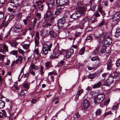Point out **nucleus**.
I'll list each match as a JSON object with an SVG mask.
<instances>
[{
	"mask_svg": "<svg viewBox=\"0 0 120 120\" xmlns=\"http://www.w3.org/2000/svg\"><path fill=\"white\" fill-rule=\"evenodd\" d=\"M79 11L73 13L70 16V18L74 20L79 18L86 10V8L83 7H79Z\"/></svg>",
	"mask_w": 120,
	"mask_h": 120,
	"instance_id": "obj_1",
	"label": "nucleus"
},
{
	"mask_svg": "<svg viewBox=\"0 0 120 120\" xmlns=\"http://www.w3.org/2000/svg\"><path fill=\"white\" fill-rule=\"evenodd\" d=\"M52 45V43H51L49 45L45 44L43 45L42 48L41 53L44 55H46L47 54L48 51H51V48Z\"/></svg>",
	"mask_w": 120,
	"mask_h": 120,
	"instance_id": "obj_2",
	"label": "nucleus"
},
{
	"mask_svg": "<svg viewBox=\"0 0 120 120\" xmlns=\"http://www.w3.org/2000/svg\"><path fill=\"white\" fill-rule=\"evenodd\" d=\"M105 97V95L104 94L100 93L98 94L97 96L94 98V103L96 104L100 103L104 100Z\"/></svg>",
	"mask_w": 120,
	"mask_h": 120,
	"instance_id": "obj_3",
	"label": "nucleus"
},
{
	"mask_svg": "<svg viewBox=\"0 0 120 120\" xmlns=\"http://www.w3.org/2000/svg\"><path fill=\"white\" fill-rule=\"evenodd\" d=\"M114 77L112 74H110L107 79L106 80L102 81V82L104 85L107 86L111 84L113 82Z\"/></svg>",
	"mask_w": 120,
	"mask_h": 120,
	"instance_id": "obj_4",
	"label": "nucleus"
},
{
	"mask_svg": "<svg viewBox=\"0 0 120 120\" xmlns=\"http://www.w3.org/2000/svg\"><path fill=\"white\" fill-rule=\"evenodd\" d=\"M55 51L56 53H54L53 52V53L50 56V58L53 59L56 56H57L61 55L62 53L61 49H60L58 46L55 48Z\"/></svg>",
	"mask_w": 120,
	"mask_h": 120,
	"instance_id": "obj_5",
	"label": "nucleus"
},
{
	"mask_svg": "<svg viewBox=\"0 0 120 120\" xmlns=\"http://www.w3.org/2000/svg\"><path fill=\"white\" fill-rule=\"evenodd\" d=\"M107 35V34L106 33H103L101 35H97L95 34L94 35V37L97 39L98 41L99 42L101 41V40H103L104 38Z\"/></svg>",
	"mask_w": 120,
	"mask_h": 120,
	"instance_id": "obj_6",
	"label": "nucleus"
},
{
	"mask_svg": "<svg viewBox=\"0 0 120 120\" xmlns=\"http://www.w3.org/2000/svg\"><path fill=\"white\" fill-rule=\"evenodd\" d=\"M7 112L9 115L7 116L9 117V119H10L12 117L13 115L15 112L16 109H14L13 107L11 106L10 107V109H7Z\"/></svg>",
	"mask_w": 120,
	"mask_h": 120,
	"instance_id": "obj_7",
	"label": "nucleus"
},
{
	"mask_svg": "<svg viewBox=\"0 0 120 120\" xmlns=\"http://www.w3.org/2000/svg\"><path fill=\"white\" fill-rule=\"evenodd\" d=\"M36 16L38 18V19H37L36 18H35L34 19L33 26L34 27L36 24L37 23L38 25L36 26L38 27V25L39 23V22L38 21V20H39L41 18V15L40 13L37 12L36 13Z\"/></svg>",
	"mask_w": 120,
	"mask_h": 120,
	"instance_id": "obj_8",
	"label": "nucleus"
},
{
	"mask_svg": "<svg viewBox=\"0 0 120 120\" xmlns=\"http://www.w3.org/2000/svg\"><path fill=\"white\" fill-rule=\"evenodd\" d=\"M2 47H0V52H1L3 54H5L6 52H8V47L6 44H4L3 45Z\"/></svg>",
	"mask_w": 120,
	"mask_h": 120,
	"instance_id": "obj_9",
	"label": "nucleus"
},
{
	"mask_svg": "<svg viewBox=\"0 0 120 120\" xmlns=\"http://www.w3.org/2000/svg\"><path fill=\"white\" fill-rule=\"evenodd\" d=\"M112 42V40L111 38L108 37L105 38L103 41V43L104 45H109L111 44Z\"/></svg>",
	"mask_w": 120,
	"mask_h": 120,
	"instance_id": "obj_10",
	"label": "nucleus"
},
{
	"mask_svg": "<svg viewBox=\"0 0 120 120\" xmlns=\"http://www.w3.org/2000/svg\"><path fill=\"white\" fill-rule=\"evenodd\" d=\"M68 0H56V3L58 6H62L66 4Z\"/></svg>",
	"mask_w": 120,
	"mask_h": 120,
	"instance_id": "obj_11",
	"label": "nucleus"
},
{
	"mask_svg": "<svg viewBox=\"0 0 120 120\" xmlns=\"http://www.w3.org/2000/svg\"><path fill=\"white\" fill-rule=\"evenodd\" d=\"M74 52V50L73 49H71L66 52L65 53V56L64 58L65 59L66 58L70 57L71 55L73 54Z\"/></svg>",
	"mask_w": 120,
	"mask_h": 120,
	"instance_id": "obj_12",
	"label": "nucleus"
},
{
	"mask_svg": "<svg viewBox=\"0 0 120 120\" xmlns=\"http://www.w3.org/2000/svg\"><path fill=\"white\" fill-rule=\"evenodd\" d=\"M120 12H116L113 15L112 19L114 21H117L120 19Z\"/></svg>",
	"mask_w": 120,
	"mask_h": 120,
	"instance_id": "obj_13",
	"label": "nucleus"
},
{
	"mask_svg": "<svg viewBox=\"0 0 120 120\" xmlns=\"http://www.w3.org/2000/svg\"><path fill=\"white\" fill-rule=\"evenodd\" d=\"M46 14L44 15V19L45 21H49V16L51 14V9L49 10L48 9Z\"/></svg>",
	"mask_w": 120,
	"mask_h": 120,
	"instance_id": "obj_14",
	"label": "nucleus"
},
{
	"mask_svg": "<svg viewBox=\"0 0 120 120\" xmlns=\"http://www.w3.org/2000/svg\"><path fill=\"white\" fill-rule=\"evenodd\" d=\"M82 104L85 109H88L90 105V103L89 101L86 99H85L83 101Z\"/></svg>",
	"mask_w": 120,
	"mask_h": 120,
	"instance_id": "obj_15",
	"label": "nucleus"
},
{
	"mask_svg": "<svg viewBox=\"0 0 120 120\" xmlns=\"http://www.w3.org/2000/svg\"><path fill=\"white\" fill-rule=\"evenodd\" d=\"M54 0H50L47 3L48 7V9L50 10L51 9L54 5Z\"/></svg>",
	"mask_w": 120,
	"mask_h": 120,
	"instance_id": "obj_16",
	"label": "nucleus"
},
{
	"mask_svg": "<svg viewBox=\"0 0 120 120\" xmlns=\"http://www.w3.org/2000/svg\"><path fill=\"white\" fill-rule=\"evenodd\" d=\"M13 16L14 15H11L10 16V17L8 19V20H7V21H5L6 17H5L4 19L3 22V26L4 27H6L7 26L10 22L9 21V20L10 18H12L13 17Z\"/></svg>",
	"mask_w": 120,
	"mask_h": 120,
	"instance_id": "obj_17",
	"label": "nucleus"
},
{
	"mask_svg": "<svg viewBox=\"0 0 120 120\" xmlns=\"http://www.w3.org/2000/svg\"><path fill=\"white\" fill-rule=\"evenodd\" d=\"M64 20L61 19H60L57 22V26L60 28H61L63 26L64 24L65 23Z\"/></svg>",
	"mask_w": 120,
	"mask_h": 120,
	"instance_id": "obj_18",
	"label": "nucleus"
},
{
	"mask_svg": "<svg viewBox=\"0 0 120 120\" xmlns=\"http://www.w3.org/2000/svg\"><path fill=\"white\" fill-rule=\"evenodd\" d=\"M27 28H25L22 30L20 31V33L18 34V35L20 37L25 35L27 33Z\"/></svg>",
	"mask_w": 120,
	"mask_h": 120,
	"instance_id": "obj_19",
	"label": "nucleus"
},
{
	"mask_svg": "<svg viewBox=\"0 0 120 120\" xmlns=\"http://www.w3.org/2000/svg\"><path fill=\"white\" fill-rule=\"evenodd\" d=\"M90 4V8L89 10L94 11L95 10V9L96 6V5L93 1H91V2Z\"/></svg>",
	"mask_w": 120,
	"mask_h": 120,
	"instance_id": "obj_20",
	"label": "nucleus"
},
{
	"mask_svg": "<svg viewBox=\"0 0 120 120\" xmlns=\"http://www.w3.org/2000/svg\"><path fill=\"white\" fill-rule=\"evenodd\" d=\"M10 2L13 4V5H12L13 7L17 8L19 6V4L17 0H11Z\"/></svg>",
	"mask_w": 120,
	"mask_h": 120,
	"instance_id": "obj_21",
	"label": "nucleus"
},
{
	"mask_svg": "<svg viewBox=\"0 0 120 120\" xmlns=\"http://www.w3.org/2000/svg\"><path fill=\"white\" fill-rule=\"evenodd\" d=\"M113 62L110 60L107 65V69L108 70H110L111 68L112 67L113 65V64L112 63Z\"/></svg>",
	"mask_w": 120,
	"mask_h": 120,
	"instance_id": "obj_22",
	"label": "nucleus"
},
{
	"mask_svg": "<svg viewBox=\"0 0 120 120\" xmlns=\"http://www.w3.org/2000/svg\"><path fill=\"white\" fill-rule=\"evenodd\" d=\"M87 21L86 19H82L81 22L80 24L79 28L81 30H82L84 26V24Z\"/></svg>",
	"mask_w": 120,
	"mask_h": 120,
	"instance_id": "obj_23",
	"label": "nucleus"
},
{
	"mask_svg": "<svg viewBox=\"0 0 120 120\" xmlns=\"http://www.w3.org/2000/svg\"><path fill=\"white\" fill-rule=\"evenodd\" d=\"M119 106V104L115 103L112 107L111 109L113 110H116L118 108Z\"/></svg>",
	"mask_w": 120,
	"mask_h": 120,
	"instance_id": "obj_24",
	"label": "nucleus"
},
{
	"mask_svg": "<svg viewBox=\"0 0 120 120\" xmlns=\"http://www.w3.org/2000/svg\"><path fill=\"white\" fill-rule=\"evenodd\" d=\"M83 90L82 89H81L80 90H79L77 94L75 97V98L76 99H78L79 96L80 95V94L83 93Z\"/></svg>",
	"mask_w": 120,
	"mask_h": 120,
	"instance_id": "obj_25",
	"label": "nucleus"
},
{
	"mask_svg": "<svg viewBox=\"0 0 120 120\" xmlns=\"http://www.w3.org/2000/svg\"><path fill=\"white\" fill-rule=\"evenodd\" d=\"M62 9L61 7L57 8L55 12V15H57L62 11Z\"/></svg>",
	"mask_w": 120,
	"mask_h": 120,
	"instance_id": "obj_26",
	"label": "nucleus"
},
{
	"mask_svg": "<svg viewBox=\"0 0 120 120\" xmlns=\"http://www.w3.org/2000/svg\"><path fill=\"white\" fill-rule=\"evenodd\" d=\"M49 34L50 36L53 38H55L57 36V34L53 31H50L49 32Z\"/></svg>",
	"mask_w": 120,
	"mask_h": 120,
	"instance_id": "obj_27",
	"label": "nucleus"
},
{
	"mask_svg": "<svg viewBox=\"0 0 120 120\" xmlns=\"http://www.w3.org/2000/svg\"><path fill=\"white\" fill-rule=\"evenodd\" d=\"M48 35V31L45 30L42 33L41 35L43 38L47 37Z\"/></svg>",
	"mask_w": 120,
	"mask_h": 120,
	"instance_id": "obj_28",
	"label": "nucleus"
},
{
	"mask_svg": "<svg viewBox=\"0 0 120 120\" xmlns=\"http://www.w3.org/2000/svg\"><path fill=\"white\" fill-rule=\"evenodd\" d=\"M115 36L116 37H118L120 36V28H118L116 30L115 33Z\"/></svg>",
	"mask_w": 120,
	"mask_h": 120,
	"instance_id": "obj_29",
	"label": "nucleus"
},
{
	"mask_svg": "<svg viewBox=\"0 0 120 120\" xmlns=\"http://www.w3.org/2000/svg\"><path fill=\"white\" fill-rule=\"evenodd\" d=\"M29 83H25L22 86L28 90L29 88Z\"/></svg>",
	"mask_w": 120,
	"mask_h": 120,
	"instance_id": "obj_30",
	"label": "nucleus"
},
{
	"mask_svg": "<svg viewBox=\"0 0 120 120\" xmlns=\"http://www.w3.org/2000/svg\"><path fill=\"white\" fill-rule=\"evenodd\" d=\"M34 69L35 70H38V68L36 67L35 65L33 64L31 65H30L29 68V70H30V69L32 70V69Z\"/></svg>",
	"mask_w": 120,
	"mask_h": 120,
	"instance_id": "obj_31",
	"label": "nucleus"
},
{
	"mask_svg": "<svg viewBox=\"0 0 120 120\" xmlns=\"http://www.w3.org/2000/svg\"><path fill=\"white\" fill-rule=\"evenodd\" d=\"M4 106L5 102L1 100H0V108L2 109Z\"/></svg>",
	"mask_w": 120,
	"mask_h": 120,
	"instance_id": "obj_32",
	"label": "nucleus"
},
{
	"mask_svg": "<svg viewBox=\"0 0 120 120\" xmlns=\"http://www.w3.org/2000/svg\"><path fill=\"white\" fill-rule=\"evenodd\" d=\"M96 21V19L93 16L92 17L91 19L89 20V21L90 22L92 23H93L95 22Z\"/></svg>",
	"mask_w": 120,
	"mask_h": 120,
	"instance_id": "obj_33",
	"label": "nucleus"
},
{
	"mask_svg": "<svg viewBox=\"0 0 120 120\" xmlns=\"http://www.w3.org/2000/svg\"><path fill=\"white\" fill-rule=\"evenodd\" d=\"M30 45V44H24V45H22V46L23 48L25 49H28Z\"/></svg>",
	"mask_w": 120,
	"mask_h": 120,
	"instance_id": "obj_34",
	"label": "nucleus"
},
{
	"mask_svg": "<svg viewBox=\"0 0 120 120\" xmlns=\"http://www.w3.org/2000/svg\"><path fill=\"white\" fill-rule=\"evenodd\" d=\"M5 57V56L1 54H0V60L2 62L3 64L4 62V59Z\"/></svg>",
	"mask_w": 120,
	"mask_h": 120,
	"instance_id": "obj_35",
	"label": "nucleus"
},
{
	"mask_svg": "<svg viewBox=\"0 0 120 120\" xmlns=\"http://www.w3.org/2000/svg\"><path fill=\"white\" fill-rule=\"evenodd\" d=\"M14 27L18 29H21L22 28V25L20 23H17L16 24Z\"/></svg>",
	"mask_w": 120,
	"mask_h": 120,
	"instance_id": "obj_36",
	"label": "nucleus"
},
{
	"mask_svg": "<svg viewBox=\"0 0 120 120\" xmlns=\"http://www.w3.org/2000/svg\"><path fill=\"white\" fill-rule=\"evenodd\" d=\"M85 50V48L84 47H83L80 50L79 53L80 54L82 55L84 53V51Z\"/></svg>",
	"mask_w": 120,
	"mask_h": 120,
	"instance_id": "obj_37",
	"label": "nucleus"
},
{
	"mask_svg": "<svg viewBox=\"0 0 120 120\" xmlns=\"http://www.w3.org/2000/svg\"><path fill=\"white\" fill-rule=\"evenodd\" d=\"M101 85V83L99 82L98 83L95 84L93 87V88H97L99 87Z\"/></svg>",
	"mask_w": 120,
	"mask_h": 120,
	"instance_id": "obj_38",
	"label": "nucleus"
},
{
	"mask_svg": "<svg viewBox=\"0 0 120 120\" xmlns=\"http://www.w3.org/2000/svg\"><path fill=\"white\" fill-rule=\"evenodd\" d=\"M106 51V48L105 47H102L101 50V52L102 53H105Z\"/></svg>",
	"mask_w": 120,
	"mask_h": 120,
	"instance_id": "obj_39",
	"label": "nucleus"
},
{
	"mask_svg": "<svg viewBox=\"0 0 120 120\" xmlns=\"http://www.w3.org/2000/svg\"><path fill=\"white\" fill-rule=\"evenodd\" d=\"M114 76L115 77L119 78L120 73L119 72L116 71L114 72L113 73Z\"/></svg>",
	"mask_w": 120,
	"mask_h": 120,
	"instance_id": "obj_40",
	"label": "nucleus"
},
{
	"mask_svg": "<svg viewBox=\"0 0 120 120\" xmlns=\"http://www.w3.org/2000/svg\"><path fill=\"white\" fill-rule=\"evenodd\" d=\"M21 29H18V28L14 27V31L15 33H18V34L19 33H20V30Z\"/></svg>",
	"mask_w": 120,
	"mask_h": 120,
	"instance_id": "obj_41",
	"label": "nucleus"
},
{
	"mask_svg": "<svg viewBox=\"0 0 120 120\" xmlns=\"http://www.w3.org/2000/svg\"><path fill=\"white\" fill-rule=\"evenodd\" d=\"M101 112V110L100 109H98L97 110L96 112V115L98 116L100 115Z\"/></svg>",
	"mask_w": 120,
	"mask_h": 120,
	"instance_id": "obj_42",
	"label": "nucleus"
},
{
	"mask_svg": "<svg viewBox=\"0 0 120 120\" xmlns=\"http://www.w3.org/2000/svg\"><path fill=\"white\" fill-rule=\"evenodd\" d=\"M91 59L92 61H94L95 60H99V58L98 56H96L94 57L91 58Z\"/></svg>",
	"mask_w": 120,
	"mask_h": 120,
	"instance_id": "obj_43",
	"label": "nucleus"
},
{
	"mask_svg": "<svg viewBox=\"0 0 120 120\" xmlns=\"http://www.w3.org/2000/svg\"><path fill=\"white\" fill-rule=\"evenodd\" d=\"M56 71H53L52 72H49L48 74V75L49 76L51 75H56Z\"/></svg>",
	"mask_w": 120,
	"mask_h": 120,
	"instance_id": "obj_44",
	"label": "nucleus"
},
{
	"mask_svg": "<svg viewBox=\"0 0 120 120\" xmlns=\"http://www.w3.org/2000/svg\"><path fill=\"white\" fill-rule=\"evenodd\" d=\"M17 51L16 50H13L11 51L10 54L14 55H16L17 54Z\"/></svg>",
	"mask_w": 120,
	"mask_h": 120,
	"instance_id": "obj_45",
	"label": "nucleus"
},
{
	"mask_svg": "<svg viewBox=\"0 0 120 120\" xmlns=\"http://www.w3.org/2000/svg\"><path fill=\"white\" fill-rule=\"evenodd\" d=\"M95 76L94 74H90L88 76L89 78L91 79H92L94 78Z\"/></svg>",
	"mask_w": 120,
	"mask_h": 120,
	"instance_id": "obj_46",
	"label": "nucleus"
},
{
	"mask_svg": "<svg viewBox=\"0 0 120 120\" xmlns=\"http://www.w3.org/2000/svg\"><path fill=\"white\" fill-rule=\"evenodd\" d=\"M10 63V61L9 60L7 59L6 61L4 62L6 66L9 65Z\"/></svg>",
	"mask_w": 120,
	"mask_h": 120,
	"instance_id": "obj_47",
	"label": "nucleus"
},
{
	"mask_svg": "<svg viewBox=\"0 0 120 120\" xmlns=\"http://www.w3.org/2000/svg\"><path fill=\"white\" fill-rule=\"evenodd\" d=\"M25 94V93L24 92V90L23 89H21V91L20 92L19 95L21 96L24 95Z\"/></svg>",
	"mask_w": 120,
	"mask_h": 120,
	"instance_id": "obj_48",
	"label": "nucleus"
},
{
	"mask_svg": "<svg viewBox=\"0 0 120 120\" xmlns=\"http://www.w3.org/2000/svg\"><path fill=\"white\" fill-rule=\"evenodd\" d=\"M18 61L20 62V63H21L22 62L23 59L22 57L21 56H19L18 57Z\"/></svg>",
	"mask_w": 120,
	"mask_h": 120,
	"instance_id": "obj_49",
	"label": "nucleus"
},
{
	"mask_svg": "<svg viewBox=\"0 0 120 120\" xmlns=\"http://www.w3.org/2000/svg\"><path fill=\"white\" fill-rule=\"evenodd\" d=\"M116 65L117 67L120 65V58L118 59L116 62Z\"/></svg>",
	"mask_w": 120,
	"mask_h": 120,
	"instance_id": "obj_50",
	"label": "nucleus"
},
{
	"mask_svg": "<svg viewBox=\"0 0 120 120\" xmlns=\"http://www.w3.org/2000/svg\"><path fill=\"white\" fill-rule=\"evenodd\" d=\"M31 33L32 34L31 35V38L30 39V41H31L33 37V36L32 35L34 34L35 33V32L34 30L32 29L31 30Z\"/></svg>",
	"mask_w": 120,
	"mask_h": 120,
	"instance_id": "obj_51",
	"label": "nucleus"
},
{
	"mask_svg": "<svg viewBox=\"0 0 120 120\" xmlns=\"http://www.w3.org/2000/svg\"><path fill=\"white\" fill-rule=\"evenodd\" d=\"M44 69L42 67V66H41V68L40 70V74L41 75L42 74L44 73V72L43 71V70Z\"/></svg>",
	"mask_w": 120,
	"mask_h": 120,
	"instance_id": "obj_52",
	"label": "nucleus"
},
{
	"mask_svg": "<svg viewBox=\"0 0 120 120\" xmlns=\"http://www.w3.org/2000/svg\"><path fill=\"white\" fill-rule=\"evenodd\" d=\"M19 52L21 54H22V55L24 56V51L22 49H19L18 50Z\"/></svg>",
	"mask_w": 120,
	"mask_h": 120,
	"instance_id": "obj_53",
	"label": "nucleus"
},
{
	"mask_svg": "<svg viewBox=\"0 0 120 120\" xmlns=\"http://www.w3.org/2000/svg\"><path fill=\"white\" fill-rule=\"evenodd\" d=\"M4 13L0 11V19H1L4 17Z\"/></svg>",
	"mask_w": 120,
	"mask_h": 120,
	"instance_id": "obj_54",
	"label": "nucleus"
},
{
	"mask_svg": "<svg viewBox=\"0 0 120 120\" xmlns=\"http://www.w3.org/2000/svg\"><path fill=\"white\" fill-rule=\"evenodd\" d=\"M110 101V99L109 98L107 100L105 101L104 103V104L105 105H107L109 103Z\"/></svg>",
	"mask_w": 120,
	"mask_h": 120,
	"instance_id": "obj_55",
	"label": "nucleus"
},
{
	"mask_svg": "<svg viewBox=\"0 0 120 120\" xmlns=\"http://www.w3.org/2000/svg\"><path fill=\"white\" fill-rule=\"evenodd\" d=\"M29 72L31 74L33 75L34 76L35 75V72L30 69V70H29Z\"/></svg>",
	"mask_w": 120,
	"mask_h": 120,
	"instance_id": "obj_56",
	"label": "nucleus"
},
{
	"mask_svg": "<svg viewBox=\"0 0 120 120\" xmlns=\"http://www.w3.org/2000/svg\"><path fill=\"white\" fill-rule=\"evenodd\" d=\"M98 52V50L97 48H96L94 50L93 52V54L94 55H96L97 54Z\"/></svg>",
	"mask_w": 120,
	"mask_h": 120,
	"instance_id": "obj_57",
	"label": "nucleus"
},
{
	"mask_svg": "<svg viewBox=\"0 0 120 120\" xmlns=\"http://www.w3.org/2000/svg\"><path fill=\"white\" fill-rule=\"evenodd\" d=\"M102 4L105 6H107L108 5L107 2L106 1H104L102 2Z\"/></svg>",
	"mask_w": 120,
	"mask_h": 120,
	"instance_id": "obj_58",
	"label": "nucleus"
},
{
	"mask_svg": "<svg viewBox=\"0 0 120 120\" xmlns=\"http://www.w3.org/2000/svg\"><path fill=\"white\" fill-rule=\"evenodd\" d=\"M91 39V35H90L89 36H87L86 38V40H90Z\"/></svg>",
	"mask_w": 120,
	"mask_h": 120,
	"instance_id": "obj_59",
	"label": "nucleus"
},
{
	"mask_svg": "<svg viewBox=\"0 0 120 120\" xmlns=\"http://www.w3.org/2000/svg\"><path fill=\"white\" fill-rule=\"evenodd\" d=\"M35 36L36 39H38L39 38V34L38 32H36Z\"/></svg>",
	"mask_w": 120,
	"mask_h": 120,
	"instance_id": "obj_60",
	"label": "nucleus"
},
{
	"mask_svg": "<svg viewBox=\"0 0 120 120\" xmlns=\"http://www.w3.org/2000/svg\"><path fill=\"white\" fill-rule=\"evenodd\" d=\"M36 102V99H33L31 101V102L32 103L34 104Z\"/></svg>",
	"mask_w": 120,
	"mask_h": 120,
	"instance_id": "obj_61",
	"label": "nucleus"
},
{
	"mask_svg": "<svg viewBox=\"0 0 120 120\" xmlns=\"http://www.w3.org/2000/svg\"><path fill=\"white\" fill-rule=\"evenodd\" d=\"M112 113L111 111H109L107 112L105 114V116H106L107 115H109L111 114Z\"/></svg>",
	"mask_w": 120,
	"mask_h": 120,
	"instance_id": "obj_62",
	"label": "nucleus"
},
{
	"mask_svg": "<svg viewBox=\"0 0 120 120\" xmlns=\"http://www.w3.org/2000/svg\"><path fill=\"white\" fill-rule=\"evenodd\" d=\"M34 54H36L37 55L38 54V50L36 49H35L34 51Z\"/></svg>",
	"mask_w": 120,
	"mask_h": 120,
	"instance_id": "obj_63",
	"label": "nucleus"
},
{
	"mask_svg": "<svg viewBox=\"0 0 120 120\" xmlns=\"http://www.w3.org/2000/svg\"><path fill=\"white\" fill-rule=\"evenodd\" d=\"M104 21H102L98 25V26L100 27L102 26L104 24Z\"/></svg>",
	"mask_w": 120,
	"mask_h": 120,
	"instance_id": "obj_64",
	"label": "nucleus"
}]
</instances>
